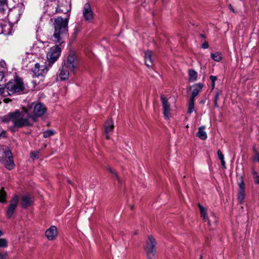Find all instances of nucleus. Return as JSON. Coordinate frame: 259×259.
<instances>
[{
  "instance_id": "17",
  "label": "nucleus",
  "mask_w": 259,
  "mask_h": 259,
  "mask_svg": "<svg viewBox=\"0 0 259 259\" xmlns=\"http://www.w3.org/2000/svg\"><path fill=\"white\" fill-rule=\"evenodd\" d=\"M203 84L201 83H196L193 85L191 88H193L192 96L190 98L195 99V98L198 95L201 91Z\"/></svg>"
},
{
  "instance_id": "41",
  "label": "nucleus",
  "mask_w": 259,
  "mask_h": 259,
  "mask_svg": "<svg viewBox=\"0 0 259 259\" xmlns=\"http://www.w3.org/2000/svg\"><path fill=\"white\" fill-rule=\"evenodd\" d=\"M217 77L216 76H213V75H211L210 76V79L212 81L213 83H214L215 82V81L217 80Z\"/></svg>"
},
{
  "instance_id": "7",
  "label": "nucleus",
  "mask_w": 259,
  "mask_h": 259,
  "mask_svg": "<svg viewBox=\"0 0 259 259\" xmlns=\"http://www.w3.org/2000/svg\"><path fill=\"white\" fill-rule=\"evenodd\" d=\"M160 99L162 103L163 114L165 119L168 120L171 116L170 105L168 100L163 95H161Z\"/></svg>"
},
{
  "instance_id": "38",
  "label": "nucleus",
  "mask_w": 259,
  "mask_h": 259,
  "mask_svg": "<svg viewBox=\"0 0 259 259\" xmlns=\"http://www.w3.org/2000/svg\"><path fill=\"white\" fill-rule=\"evenodd\" d=\"M7 137V134L5 131L2 130L0 131V139L6 138Z\"/></svg>"
},
{
  "instance_id": "39",
  "label": "nucleus",
  "mask_w": 259,
  "mask_h": 259,
  "mask_svg": "<svg viewBox=\"0 0 259 259\" xmlns=\"http://www.w3.org/2000/svg\"><path fill=\"white\" fill-rule=\"evenodd\" d=\"M253 160L259 162V152L255 153V155L253 157Z\"/></svg>"
},
{
  "instance_id": "36",
  "label": "nucleus",
  "mask_w": 259,
  "mask_h": 259,
  "mask_svg": "<svg viewBox=\"0 0 259 259\" xmlns=\"http://www.w3.org/2000/svg\"><path fill=\"white\" fill-rule=\"evenodd\" d=\"M7 253L5 252H1L0 251V259H7Z\"/></svg>"
},
{
  "instance_id": "16",
  "label": "nucleus",
  "mask_w": 259,
  "mask_h": 259,
  "mask_svg": "<svg viewBox=\"0 0 259 259\" xmlns=\"http://www.w3.org/2000/svg\"><path fill=\"white\" fill-rule=\"evenodd\" d=\"M153 55L154 53L151 51L145 52V64L148 67H151L153 65Z\"/></svg>"
},
{
  "instance_id": "46",
  "label": "nucleus",
  "mask_w": 259,
  "mask_h": 259,
  "mask_svg": "<svg viewBox=\"0 0 259 259\" xmlns=\"http://www.w3.org/2000/svg\"><path fill=\"white\" fill-rule=\"evenodd\" d=\"M200 36L202 37V38H205V35L204 34H200Z\"/></svg>"
},
{
  "instance_id": "45",
  "label": "nucleus",
  "mask_w": 259,
  "mask_h": 259,
  "mask_svg": "<svg viewBox=\"0 0 259 259\" xmlns=\"http://www.w3.org/2000/svg\"><path fill=\"white\" fill-rule=\"evenodd\" d=\"M253 152H254L255 153H258V152H257V151L256 150V148H255V146H254V147H253Z\"/></svg>"
},
{
  "instance_id": "28",
  "label": "nucleus",
  "mask_w": 259,
  "mask_h": 259,
  "mask_svg": "<svg viewBox=\"0 0 259 259\" xmlns=\"http://www.w3.org/2000/svg\"><path fill=\"white\" fill-rule=\"evenodd\" d=\"M252 173L255 183L259 184V176L258 175L257 172L254 169H252Z\"/></svg>"
},
{
  "instance_id": "4",
  "label": "nucleus",
  "mask_w": 259,
  "mask_h": 259,
  "mask_svg": "<svg viewBox=\"0 0 259 259\" xmlns=\"http://www.w3.org/2000/svg\"><path fill=\"white\" fill-rule=\"evenodd\" d=\"M7 95L11 96L14 94H21L25 89L21 78L16 76L14 80L9 81L6 85Z\"/></svg>"
},
{
  "instance_id": "20",
  "label": "nucleus",
  "mask_w": 259,
  "mask_h": 259,
  "mask_svg": "<svg viewBox=\"0 0 259 259\" xmlns=\"http://www.w3.org/2000/svg\"><path fill=\"white\" fill-rule=\"evenodd\" d=\"M205 126H201L198 128L197 136L200 139L204 140L207 139V134L204 131Z\"/></svg>"
},
{
  "instance_id": "15",
  "label": "nucleus",
  "mask_w": 259,
  "mask_h": 259,
  "mask_svg": "<svg viewBox=\"0 0 259 259\" xmlns=\"http://www.w3.org/2000/svg\"><path fill=\"white\" fill-rule=\"evenodd\" d=\"M69 67L67 65H64L60 68V72L58 76L61 80H65L68 79L69 74Z\"/></svg>"
},
{
  "instance_id": "8",
  "label": "nucleus",
  "mask_w": 259,
  "mask_h": 259,
  "mask_svg": "<svg viewBox=\"0 0 259 259\" xmlns=\"http://www.w3.org/2000/svg\"><path fill=\"white\" fill-rule=\"evenodd\" d=\"M50 68L49 67L48 65H40L39 63H36L32 69V71L36 77L43 76L47 74Z\"/></svg>"
},
{
  "instance_id": "23",
  "label": "nucleus",
  "mask_w": 259,
  "mask_h": 259,
  "mask_svg": "<svg viewBox=\"0 0 259 259\" xmlns=\"http://www.w3.org/2000/svg\"><path fill=\"white\" fill-rule=\"evenodd\" d=\"M194 102L195 99L192 98L190 99L188 111V113L190 114L192 113L194 110Z\"/></svg>"
},
{
  "instance_id": "22",
  "label": "nucleus",
  "mask_w": 259,
  "mask_h": 259,
  "mask_svg": "<svg viewBox=\"0 0 259 259\" xmlns=\"http://www.w3.org/2000/svg\"><path fill=\"white\" fill-rule=\"evenodd\" d=\"M211 58L216 62H219L222 59V55L219 52L211 53Z\"/></svg>"
},
{
  "instance_id": "11",
  "label": "nucleus",
  "mask_w": 259,
  "mask_h": 259,
  "mask_svg": "<svg viewBox=\"0 0 259 259\" xmlns=\"http://www.w3.org/2000/svg\"><path fill=\"white\" fill-rule=\"evenodd\" d=\"M18 202V197L17 196H15L10 201V204L7 211V215L8 218H10L13 215L14 210L17 206Z\"/></svg>"
},
{
  "instance_id": "3",
  "label": "nucleus",
  "mask_w": 259,
  "mask_h": 259,
  "mask_svg": "<svg viewBox=\"0 0 259 259\" xmlns=\"http://www.w3.org/2000/svg\"><path fill=\"white\" fill-rule=\"evenodd\" d=\"M1 119L3 122L6 123L12 121L14 127L20 128L27 126L29 124L27 119L25 118L22 110H16L14 112H10L8 114L2 116Z\"/></svg>"
},
{
  "instance_id": "32",
  "label": "nucleus",
  "mask_w": 259,
  "mask_h": 259,
  "mask_svg": "<svg viewBox=\"0 0 259 259\" xmlns=\"http://www.w3.org/2000/svg\"><path fill=\"white\" fill-rule=\"evenodd\" d=\"M0 95L3 96H7L6 86L4 87L3 85L0 84Z\"/></svg>"
},
{
  "instance_id": "13",
  "label": "nucleus",
  "mask_w": 259,
  "mask_h": 259,
  "mask_svg": "<svg viewBox=\"0 0 259 259\" xmlns=\"http://www.w3.org/2000/svg\"><path fill=\"white\" fill-rule=\"evenodd\" d=\"M114 129V124L111 119H107L104 124V131L105 138L109 139L110 138L109 133L112 132Z\"/></svg>"
},
{
  "instance_id": "44",
  "label": "nucleus",
  "mask_w": 259,
  "mask_h": 259,
  "mask_svg": "<svg viewBox=\"0 0 259 259\" xmlns=\"http://www.w3.org/2000/svg\"><path fill=\"white\" fill-rule=\"evenodd\" d=\"M229 8L232 12L235 13V10L231 4L229 5Z\"/></svg>"
},
{
  "instance_id": "37",
  "label": "nucleus",
  "mask_w": 259,
  "mask_h": 259,
  "mask_svg": "<svg viewBox=\"0 0 259 259\" xmlns=\"http://www.w3.org/2000/svg\"><path fill=\"white\" fill-rule=\"evenodd\" d=\"M218 155L220 160H223L224 159V155L223 154L222 152L221 151V150L218 151Z\"/></svg>"
},
{
  "instance_id": "10",
  "label": "nucleus",
  "mask_w": 259,
  "mask_h": 259,
  "mask_svg": "<svg viewBox=\"0 0 259 259\" xmlns=\"http://www.w3.org/2000/svg\"><path fill=\"white\" fill-rule=\"evenodd\" d=\"M76 59L75 53L71 51L70 52L66 62L65 63L64 65H67L70 71H72L74 74V69L75 68V61Z\"/></svg>"
},
{
  "instance_id": "31",
  "label": "nucleus",
  "mask_w": 259,
  "mask_h": 259,
  "mask_svg": "<svg viewBox=\"0 0 259 259\" xmlns=\"http://www.w3.org/2000/svg\"><path fill=\"white\" fill-rule=\"evenodd\" d=\"M8 246V242L4 238H0V248H5Z\"/></svg>"
},
{
  "instance_id": "47",
  "label": "nucleus",
  "mask_w": 259,
  "mask_h": 259,
  "mask_svg": "<svg viewBox=\"0 0 259 259\" xmlns=\"http://www.w3.org/2000/svg\"><path fill=\"white\" fill-rule=\"evenodd\" d=\"M3 235V233L2 231L0 230V236H1Z\"/></svg>"
},
{
  "instance_id": "26",
  "label": "nucleus",
  "mask_w": 259,
  "mask_h": 259,
  "mask_svg": "<svg viewBox=\"0 0 259 259\" xmlns=\"http://www.w3.org/2000/svg\"><path fill=\"white\" fill-rule=\"evenodd\" d=\"M221 94V91H218L215 93L214 98V105L215 107H218L219 105L218 103V101L219 99L220 95Z\"/></svg>"
},
{
  "instance_id": "27",
  "label": "nucleus",
  "mask_w": 259,
  "mask_h": 259,
  "mask_svg": "<svg viewBox=\"0 0 259 259\" xmlns=\"http://www.w3.org/2000/svg\"><path fill=\"white\" fill-rule=\"evenodd\" d=\"M6 197V193L2 188L0 190V202H5Z\"/></svg>"
},
{
  "instance_id": "35",
  "label": "nucleus",
  "mask_w": 259,
  "mask_h": 259,
  "mask_svg": "<svg viewBox=\"0 0 259 259\" xmlns=\"http://www.w3.org/2000/svg\"><path fill=\"white\" fill-rule=\"evenodd\" d=\"M39 152L37 151L32 152L30 153V156L32 158L36 159L38 157Z\"/></svg>"
},
{
  "instance_id": "25",
  "label": "nucleus",
  "mask_w": 259,
  "mask_h": 259,
  "mask_svg": "<svg viewBox=\"0 0 259 259\" xmlns=\"http://www.w3.org/2000/svg\"><path fill=\"white\" fill-rule=\"evenodd\" d=\"M244 191L239 190L238 194V200L240 203H242L244 199Z\"/></svg>"
},
{
  "instance_id": "5",
  "label": "nucleus",
  "mask_w": 259,
  "mask_h": 259,
  "mask_svg": "<svg viewBox=\"0 0 259 259\" xmlns=\"http://www.w3.org/2000/svg\"><path fill=\"white\" fill-rule=\"evenodd\" d=\"M156 245V239L152 235L148 236L144 247L148 259H155Z\"/></svg>"
},
{
  "instance_id": "2",
  "label": "nucleus",
  "mask_w": 259,
  "mask_h": 259,
  "mask_svg": "<svg viewBox=\"0 0 259 259\" xmlns=\"http://www.w3.org/2000/svg\"><path fill=\"white\" fill-rule=\"evenodd\" d=\"M22 112L24 115L25 118L27 119L29 124L32 126L36 121V118L42 116L46 113L47 109L44 104L40 103H32L22 108Z\"/></svg>"
},
{
  "instance_id": "24",
  "label": "nucleus",
  "mask_w": 259,
  "mask_h": 259,
  "mask_svg": "<svg viewBox=\"0 0 259 259\" xmlns=\"http://www.w3.org/2000/svg\"><path fill=\"white\" fill-rule=\"evenodd\" d=\"M55 134L54 131L52 130H49L45 131L43 133V137L45 138H49L52 136H53Z\"/></svg>"
},
{
  "instance_id": "30",
  "label": "nucleus",
  "mask_w": 259,
  "mask_h": 259,
  "mask_svg": "<svg viewBox=\"0 0 259 259\" xmlns=\"http://www.w3.org/2000/svg\"><path fill=\"white\" fill-rule=\"evenodd\" d=\"M69 10L65 8V6H59L58 5V13H66V12H68Z\"/></svg>"
},
{
  "instance_id": "14",
  "label": "nucleus",
  "mask_w": 259,
  "mask_h": 259,
  "mask_svg": "<svg viewBox=\"0 0 259 259\" xmlns=\"http://www.w3.org/2000/svg\"><path fill=\"white\" fill-rule=\"evenodd\" d=\"M46 236L49 240H53L57 235V229L56 227L52 226L46 231Z\"/></svg>"
},
{
  "instance_id": "34",
  "label": "nucleus",
  "mask_w": 259,
  "mask_h": 259,
  "mask_svg": "<svg viewBox=\"0 0 259 259\" xmlns=\"http://www.w3.org/2000/svg\"><path fill=\"white\" fill-rule=\"evenodd\" d=\"M241 182L239 183V190L244 191V183L243 180V177L241 178Z\"/></svg>"
},
{
  "instance_id": "1",
  "label": "nucleus",
  "mask_w": 259,
  "mask_h": 259,
  "mask_svg": "<svg viewBox=\"0 0 259 259\" xmlns=\"http://www.w3.org/2000/svg\"><path fill=\"white\" fill-rule=\"evenodd\" d=\"M68 23L67 19L58 17L55 19L54 23L55 30L53 40L56 43H59V45H55L51 47L47 54L49 67H52L60 55L61 48L60 46L63 43L64 38L67 35Z\"/></svg>"
},
{
  "instance_id": "33",
  "label": "nucleus",
  "mask_w": 259,
  "mask_h": 259,
  "mask_svg": "<svg viewBox=\"0 0 259 259\" xmlns=\"http://www.w3.org/2000/svg\"><path fill=\"white\" fill-rule=\"evenodd\" d=\"M7 0H0V10L4 11L6 6Z\"/></svg>"
},
{
  "instance_id": "9",
  "label": "nucleus",
  "mask_w": 259,
  "mask_h": 259,
  "mask_svg": "<svg viewBox=\"0 0 259 259\" xmlns=\"http://www.w3.org/2000/svg\"><path fill=\"white\" fill-rule=\"evenodd\" d=\"M59 2L58 0H54L48 3L46 6V10L48 15L52 16L58 13Z\"/></svg>"
},
{
  "instance_id": "6",
  "label": "nucleus",
  "mask_w": 259,
  "mask_h": 259,
  "mask_svg": "<svg viewBox=\"0 0 259 259\" xmlns=\"http://www.w3.org/2000/svg\"><path fill=\"white\" fill-rule=\"evenodd\" d=\"M2 160L5 167L9 170L13 169L15 164L11 151L8 147L4 146L2 149Z\"/></svg>"
},
{
  "instance_id": "19",
  "label": "nucleus",
  "mask_w": 259,
  "mask_h": 259,
  "mask_svg": "<svg viewBox=\"0 0 259 259\" xmlns=\"http://www.w3.org/2000/svg\"><path fill=\"white\" fill-rule=\"evenodd\" d=\"M32 203L31 198L28 195L23 196L22 198L21 205L23 208H26Z\"/></svg>"
},
{
  "instance_id": "42",
  "label": "nucleus",
  "mask_w": 259,
  "mask_h": 259,
  "mask_svg": "<svg viewBox=\"0 0 259 259\" xmlns=\"http://www.w3.org/2000/svg\"><path fill=\"white\" fill-rule=\"evenodd\" d=\"M4 77V72L3 71H0V81L3 80Z\"/></svg>"
},
{
  "instance_id": "12",
  "label": "nucleus",
  "mask_w": 259,
  "mask_h": 259,
  "mask_svg": "<svg viewBox=\"0 0 259 259\" xmlns=\"http://www.w3.org/2000/svg\"><path fill=\"white\" fill-rule=\"evenodd\" d=\"M83 16L86 21H91L93 18V13L92 11L90 5L89 3L84 4L83 10Z\"/></svg>"
},
{
  "instance_id": "21",
  "label": "nucleus",
  "mask_w": 259,
  "mask_h": 259,
  "mask_svg": "<svg viewBox=\"0 0 259 259\" xmlns=\"http://www.w3.org/2000/svg\"><path fill=\"white\" fill-rule=\"evenodd\" d=\"M188 75L189 82H194L197 79V72L193 69H190L189 70Z\"/></svg>"
},
{
  "instance_id": "29",
  "label": "nucleus",
  "mask_w": 259,
  "mask_h": 259,
  "mask_svg": "<svg viewBox=\"0 0 259 259\" xmlns=\"http://www.w3.org/2000/svg\"><path fill=\"white\" fill-rule=\"evenodd\" d=\"M108 170L110 171V172L113 175V176L116 178V179L118 181V182L119 183H121V181L120 179L119 178V177H118L117 172L115 170H114L113 169H111V168H109Z\"/></svg>"
},
{
  "instance_id": "18",
  "label": "nucleus",
  "mask_w": 259,
  "mask_h": 259,
  "mask_svg": "<svg viewBox=\"0 0 259 259\" xmlns=\"http://www.w3.org/2000/svg\"><path fill=\"white\" fill-rule=\"evenodd\" d=\"M198 206L200 209L201 217H203V220H204L205 222L207 221L208 225L209 226H211L210 220L206 218V214H207L206 209L205 208H204L200 203H198Z\"/></svg>"
},
{
  "instance_id": "43",
  "label": "nucleus",
  "mask_w": 259,
  "mask_h": 259,
  "mask_svg": "<svg viewBox=\"0 0 259 259\" xmlns=\"http://www.w3.org/2000/svg\"><path fill=\"white\" fill-rule=\"evenodd\" d=\"M221 160V162L222 167L224 168H226V163H225L224 159L223 160Z\"/></svg>"
},
{
  "instance_id": "40",
  "label": "nucleus",
  "mask_w": 259,
  "mask_h": 259,
  "mask_svg": "<svg viewBox=\"0 0 259 259\" xmlns=\"http://www.w3.org/2000/svg\"><path fill=\"white\" fill-rule=\"evenodd\" d=\"M208 47H209V45H208V42H207V41H205L202 45V48L204 49H207L208 48Z\"/></svg>"
}]
</instances>
